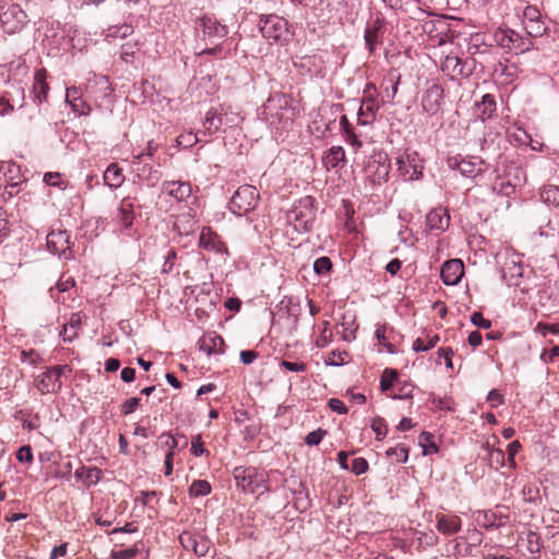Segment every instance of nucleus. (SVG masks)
I'll use <instances>...</instances> for the list:
<instances>
[{"mask_svg": "<svg viewBox=\"0 0 559 559\" xmlns=\"http://www.w3.org/2000/svg\"><path fill=\"white\" fill-rule=\"evenodd\" d=\"M263 115L266 122L276 130H288L294 122L295 108L290 99L282 94L271 95L263 106Z\"/></svg>", "mask_w": 559, "mask_h": 559, "instance_id": "nucleus-1", "label": "nucleus"}, {"mask_svg": "<svg viewBox=\"0 0 559 559\" xmlns=\"http://www.w3.org/2000/svg\"><path fill=\"white\" fill-rule=\"evenodd\" d=\"M233 476L237 488L245 493L263 495L270 491V475L267 471L255 466H236Z\"/></svg>", "mask_w": 559, "mask_h": 559, "instance_id": "nucleus-2", "label": "nucleus"}, {"mask_svg": "<svg viewBox=\"0 0 559 559\" xmlns=\"http://www.w3.org/2000/svg\"><path fill=\"white\" fill-rule=\"evenodd\" d=\"M242 120L239 111L231 105L223 103L218 107L210 108L204 120V128L207 133L213 134L223 128H231Z\"/></svg>", "mask_w": 559, "mask_h": 559, "instance_id": "nucleus-3", "label": "nucleus"}, {"mask_svg": "<svg viewBox=\"0 0 559 559\" xmlns=\"http://www.w3.org/2000/svg\"><path fill=\"white\" fill-rule=\"evenodd\" d=\"M317 218L316 199L306 195L298 200L294 209L288 214L289 222L299 233L310 231Z\"/></svg>", "mask_w": 559, "mask_h": 559, "instance_id": "nucleus-4", "label": "nucleus"}, {"mask_svg": "<svg viewBox=\"0 0 559 559\" xmlns=\"http://www.w3.org/2000/svg\"><path fill=\"white\" fill-rule=\"evenodd\" d=\"M259 31L264 38L274 41H286L292 35L288 21L276 14L261 15Z\"/></svg>", "mask_w": 559, "mask_h": 559, "instance_id": "nucleus-5", "label": "nucleus"}, {"mask_svg": "<svg viewBox=\"0 0 559 559\" xmlns=\"http://www.w3.org/2000/svg\"><path fill=\"white\" fill-rule=\"evenodd\" d=\"M492 36L497 46L515 53H523L533 48V41L528 37H524L507 26L498 27Z\"/></svg>", "mask_w": 559, "mask_h": 559, "instance_id": "nucleus-6", "label": "nucleus"}, {"mask_svg": "<svg viewBox=\"0 0 559 559\" xmlns=\"http://www.w3.org/2000/svg\"><path fill=\"white\" fill-rule=\"evenodd\" d=\"M259 200V192L253 186L245 185L239 187L229 202V210L241 216L254 210Z\"/></svg>", "mask_w": 559, "mask_h": 559, "instance_id": "nucleus-7", "label": "nucleus"}, {"mask_svg": "<svg viewBox=\"0 0 559 559\" xmlns=\"http://www.w3.org/2000/svg\"><path fill=\"white\" fill-rule=\"evenodd\" d=\"M66 370L71 371V368L68 365H57L47 368L46 371L36 378V388L41 394L58 392L62 385L60 378Z\"/></svg>", "mask_w": 559, "mask_h": 559, "instance_id": "nucleus-8", "label": "nucleus"}, {"mask_svg": "<svg viewBox=\"0 0 559 559\" xmlns=\"http://www.w3.org/2000/svg\"><path fill=\"white\" fill-rule=\"evenodd\" d=\"M522 25L530 38H539L546 34L548 27L545 19L536 5L527 4L522 13Z\"/></svg>", "mask_w": 559, "mask_h": 559, "instance_id": "nucleus-9", "label": "nucleus"}, {"mask_svg": "<svg viewBox=\"0 0 559 559\" xmlns=\"http://www.w3.org/2000/svg\"><path fill=\"white\" fill-rule=\"evenodd\" d=\"M292 62L299 75L310 79L322 75L325 69L322 57L317 53L295 55L292 57Z\"/></svg>", "mask_w": 559, "mask_h": 559, "instance_id": "nucleus-10", "label": "nucleus"}, {"mask_svg": "<svg viewBox=\"0 0 559 559\" xmlns=\"http://www.w3.org/2000/svg\"><path fill=\"white\" fill-rule=\"evenodd\" d=\"M385 25V19L379 12L371 15L367 22L364 39L366 48L370 53H374L377 46L382 44V38L386 29Z\"/></svg>", "mask_w": 559, "mask_h": 559, "instance_id": "nucleus-11", "label": "nucleus"}, {"mask_svg": "<svg viewBox=\"0 0 559 559\" xmlns=\"http://www.w3.org/2000/svg\"><path fill=\"white\" fill-rule=\"evenodd\" d=\"M1 27L7 34H16L27 24V14L19 4H11L0 14Z\"/></svg>", "mask_w": 559, "mask_h": 559, "instance_id": "nucleus-12", "label": "nucleus"}, {"mask_svg": "<svg viewBox=\"0 0 559 559\" xmlns=\"http://www.w3.org/2000/svg\"><path fill=\"white\" fill-rule=\"evenodd\" d=\"M197 31L202 33V38L214 43L227 36L228 28L226 25L218 22L213 15H203L195 22Z\"/></svg>", "mask_w": 559, "mask_h": 559, "instance_id": "nucleus-13", "label": "nucleus"}, {"mask_svg": "<svg viewBox=\"0 0 559 559\" xmlns=\"http://www.w3.org/2000/svg\"><path fill=\"white\" fill-rule=\"evenodd\" d=\"M448 166L451 169H456L462 176L467 178H475L484 171V160L480 157L469 156L463 157L461 155L448 158Z\"/></svg>", "mask_w": 559, "mask_h": 559, "instance_id": "nucleus-14", "label": "nucleus"}, {"mask_svg": "<svg viewBox=\"0 0 559 559\" xmlns=\"http://www.w3.org/2000/svg\"><path fill=\"white\" fill-rule=\"evenodd\" d=\"M47 247L50 252L58 254L64 260L73 258L70 246V235L67 230L58 229L50 231L47 235Z\"/></svg>", "mask_w": 559, "mask_h": 559, "instance_id": "nucleus-15", "label": "nucleus"}, {"mask_svg": "<svg viewBox=\"0 0 559 559\" xmlns=\"http://www.w3.org/2000/svg\"><path fill=\"white\" fill-rule=\"evenodd\" d=\"M444 90L438 84H431L421 96V108L429 116L437 115L442 107Z\"/></svg>", "mask_w": 559, "mask_h": 559, "instance_id": "nucleus-16", "label": "nucleus"}, {"mask_svg": "<svg viewBox=\"0 0 559 559\" xmlns=\"http://www.w3.org/2000/svg\"><path fill=\"white\" fill-rule=\"evenodd\" d=\"M86 93L95 99H104L112 92L111 84L107 75L90 73L85 85Z\"/></svg>", "mask_w": 559, "mask_h": 559, "instance_id": "nucleus-17", "label": "nucleus"}, {"mask_svg": "<svg viewBox=\"0 0 559 559\" xmlns=\"http://www.w3.org/2000/svg\"><path fill=\"white\" fill-rule=\"evenodd\" d=\"M464 275V264L460 259L448 260L441 267V280L445 285H456Z\"/></svg>", "mask_w": 559, "mask_h": 559, "instance_id": "nucleus-18", "label": "nucleus"}, {"mask_svg": "<svg viewBox=\"0 0 559 559\" xmlns=\"http://www.w3.org/2000/svg\"><path fill=\"white\" fill-rule=\"evenodd\" d=\"M162 192L178 202H187L192 194V187L188 181H165L162 185Z\"/></svg>", "mask_w": 559, "mask_h": 559, "instance_id": "nucleus-19", "label": "nucleus"}, {"mask_svg": "<svg viewBox=\"0 0 559 559\" xmlns=\"http://www.w3.org/2000/svg\"><path fill=\"white\" fill-rule=\"evenodd\" d=\"M436 528L440 534L454 535L462 528V520L456 514H436Z\"/></svg>", "mask_w": 559, "mask_h": 559, "instance_id": "nucleus-20", "label": "nucleus"}, {"mask_svg": "<svg viewBox=\"0 0 559 559\" xmlns=\"http://www.w3.org/2000/svg\"><path fill=\"white\" fill-rule=\"evenodd\" d=\"M199 245L201 248L216 253H222L227 250L226 245L222 241L221 237L213 231L211 227H203L200 234Z\"/></svg>", "mask_w": 559, "mask_h": 559, "instance_id": "nucleus-21", "label": "nucleus"}, {"mask_svg": "<svg viewBox=\"0 0 559 559\" xmlns=\"http://www.w3.org/2000/svg\"><path fill=\"white\" fill-rule=\"evenodd\" d=\"M465 64L457 56H447L441 64V70L454 80L457 76H468L471 74V70H465Z\"/></svg>", "mask_w": 559, "mask_h": 559, "instance_id": "nucleus-22", "label": "nucleus"}, {"mask_svg": "<svg viewBox=\"0 0 559 559\" xmlns=\"http://www.w3.org/2000/svg\"><path fill=\"white\" fill-rule=\"evenodd\" d=\"M426 221L429 229L444 231L450 225V215L447 209L437 207L427 214Z\"/></svg>", "mask_w": 559, "mask_h": 559, "instance_id": "nucleus-23", "label": "nucleus"}, {"mask_svg": "<svg viewBox=\"0 0 559 559\" xmlns=\"http://www.w3.org/2000/svg\"><path fill=\"white\" fill-rule=\"evenodd\" d=\"M47 70L41 68L35 72L33 92L38 104L47 102L49 85L46 82Z\"/></svg>", "mask_w": 559, "mask_h": 559, "instance_id": "nucleus-24", "label": "nucleus"}, {"mask_svg": "<svg viewBox=\"0 0 559 559\" xmlns=\"http://www.w3.org/2000/svg\"><path fill=\"white\" fill-rule=\"evenodd\" d=\"M134 200L131 197L123 198L118 209V219L124 228H130L135 218Z\"/></svg>", "mask_w": 559, "mask_h": 559, "instance_id": "nucleus-25", "label": "nucleus"}, {"mask_svg": "<svg viewBox=\"0 0 559 559\" xmlns=\"http://www.w3.org/2000/svg\"><path fill=\"white\" fill-rule=\"evenodd\" d=\"M379 109L377 102L370 96L362 100L358 110V123L366 126L371 123L376 118V112Z\"/></svg>", "mask_w": 559, "mask_h": 559, "instance_id": "nucleus-26", "label": "nucleus"}, {"mask_svg": "<svg viewBox=\"0 0 559 559\" xmlns=\"http://www.w3.org/2000/svg\"><path fill=\"white\" fill-rule=\"evenodd\" d=\"M477 116L483 121H486L495 115L497 110L496 99L492 94H485L481 102L476 103Z\"/></svg>", "mask_w": 559, "mask_h": 559, "instance_id": "nucleus-27", "label": "nucleus"}, {"mask_svg": "<svg viewBox=\"0 0 559 559\" xmlns=\"http://www.w3.org/2000/svg\"><path fill=\"white\" fill-rule=\"evenodd\" d=\"M82 325L81 314L79 312L72 313L70 320L63 325L60 336L63 342H72L79 333Z\"/></svg>", "mask_w": 559, "mask_h": 559, "instance_id": "nucleus-28", "label": "nucleus"}, {"mask_svg": "<svg viewBox=\"0 0 559 559\" xmlns=\"http://www.w3.org/2000/svg\"><path fill=\"white\" fill-rule=\"evenodd\" d=\"M104 182L111 189L119 188L123 181L124 176L122 169L116 163H111L104 173Z\"/></svg>", "mask_w": 559, "mask_h": 559, "instance_id": "nucleus-29", "label": "nucleus"}, {"mask_svg": "<svg viewBox=\"0 0 559 559\" xmlns=\"http://www.w3.org/2000/svg\"><path fill=\"white\" fill-rule=\"evenodd\" d=\"M323 163L328 169L337 168L345 164V151L342 146H332L323 156Z\"/></svg>", "mask_w": 559, "mask_h": 559, "instance_id": "nucleus-30", "label": "nucleus"}, {"mask_svg": "<svg viewBox=\"0 0 559 559\" xmlns=\"http://www.w3.org/2000/svg\"><path fill=\"white\" fill-rule=\"evenodd\" d=\"M102 474L103 472L98 467L81 466L75 471V477L82 479L87 488L96 485L100 480Z\"/></svg>", "mask_w": 559, "mask_h": 559, "instance_id": "nucleus-31", "label": "nucleus"}, {"mask_svg": "<svg viewBox=\"0 0 559 559\" xmlns=\"http://www.w3.org/2000/svg\"><path fill=\"white\" fill-rule=\"evenodd\" d=\"M195 221L190 215H180L174 223V229L179 235H190L195 229Z\"/></svg>", "mask_w": 559, "mask_h": 559, "instance_id": "nucleus-32", "label": "nucleus"}, {"mask_svg": "<svg viewBox=\"0 0 559 559\" xmlns=\"http://www.w3.org/2000/svg\"><path fill=\"white\" fill-rule=\"evenodd\" d=\"M419 445L423 448L424 455L438 453L439 448L435 442V436L431 432L423 431L419 435Z\"/></svg>", "mask_w": 559, "mask_h": 559, "instance_id": "nucleus-33", "label": "nucleus"}, {"mask_svg": "<svg viewBox=\"0 0 559 559\" xmlns=\"http://www.w3.org/2000/svg\"><path fill=\"white\" fill-rule=\"evenodd\" d=\"M540 199L549 205H559V187L548 185L540 190Z\"/></svg>", "mask_w": 559, "mask_h": 559, "instance_id": "nucleus-34", "label": "nucleus"}, {"mask_svg": "<svg viewBox=\"0 0 559 559\" xmlns=\"http://www.w3.org/2000/svg\"><path fill=\"white\" fill-rule=\"evenodd\" d=\"M409 449L407 445L401 443L395 447L389 448L385 452L388 457H394L397 463H405L408 460Z\"/></svg>", "mask_w": 559, "mask_h": 559, "instance_id": "nucleus-35", "label": "nucleus"}, {"mask_svg": "<svg viewBox=\"0 0 559 559\" xmlns=\"http://www.w3.org/2000/svg\"><path fill=\"white\" fill-rule=\"evenodd\" d=\"M211 490H212V488L207 480L198 479L191 484V486L189 488V493L192 497H204V496L210 495Z\"/></svg>", "mask_w": 559, "mask_h": 559, "instance_id": "nucleus-36", "label": "nucleus"}, {"mask_svg": "<svg viewBox=\"0 0 559 559\" xmlns=\"http://www.w3.org/2000/svg\"><path fill=\"white\" fill-rule=\"evenodd\" d=\"M439 335L435 334L432 336H428L427 340H423L420 337L416 338L413 343L414 352H427L433 348L439 342Z\"/></svg>", "mask_w": 559, "mask_h": 559, "instance_id": "nucleus-37", "label": "nucleus"}, {"mask_svg": "<svg viewBox=\"0 0 559 559\" xmlns=\"http://www.w3.org/2000/svg\"><path fill=\"white\" fill-rule=\"evenodd\" d=\"M139 47L135 43H126L120 48V58L126 63H133L135 55L139 52Z\"/></svg>", "mask_w": 559, "mask_h": 559, "instance_id": "nucleus-38", "label": "nucleus"}, {"mask_svg": "<svg viewBox=\"0 0 559 559\" xmlns=\"http://www.w3.org/2000/svg\"><path fill=\"white\" fill-rule=\"evenodd\" d=\"M484 448L489 452V464L496 469L504 465V452L500 449H490L489 444H484Z\"/></svg>", "mask_w": 559, "mask_h": 559, "instance_id": "nucleus-39", "label": "nucleus"}, {"mask_svg": "<svg viewBox=\"0 0 559 559\" xmlns=\"http://www.w3.org/2000/svg\"><path fill=\"white\" fill-rule=\"evenodd\" d=\"M397 376H399V373L396 370L385 369L380 379L381 391H383V392L389 391L393 386V383L397 379Z\"/></svg>", "mask_w": 559, "mask_h": 559, "instance_id": "nucleus-40", "label": "nucleus"}, {"mask_svg": "<svg viewBox=\"0 0 559 559\" xmlns=\"http://www.w3.org/2000/svg\"><path fill=\"white\" fill-rule=\"evenodd\" d=\"M370 427L374 431L377 440H382L385 438L388 433V426L382 417H373Z\"/></svg>", "mask_w": 559, "mask_h": 559, "instance_id": "nucleus-41", "label": "nucleus"}, {"mask_svg": "<svg viewBox=\"0 0 559 559\" xmlns=\"http://www.w3.org/2000/svg\"><path fill=\"white\" fill-rule=\"evenodd\" d=\"M44 182L51 187H58L60 189H66L68 182L63 179V175L60 173H46L44 175Z\"/></svg>", "mask_w": 559, "mask_h": 559, "instance_id": "nucleus-42", "label": "nucleus"}, {"mask_svg": "<svg viewBox=\"0 0 559 559\" xmlns=\"http://www.w3.org/2000/svg\"><path fill=\"white\" fill-rule=\"evenodd\" d=\"M199 141L193 132L182 133L176 139V146L179 148L192 147Z\"/></svg>", "mask_w": 559, "mask_h": 559, "instance_id": "nucleus-43", "label": "nucleus"}, {"mask_svg": "<svg viewBox=\"0 0 559 559\" xmlns=\"http://www.w3.org/2000/svg\"><path fill=\"white\" fill-rule=\"evenodd\" d=\"M332 270V261L328 257H320L313 263V271L318 275L328 274Z\"/></svg>", "mask_w": 559, "mask_h": 559, "instance_id": "nucleus-44", "label": "nucleus"}, {"mask_svg": "<svg viewBox=\"0 0 559 559\" xmlns=\"http://www.w3.org/2000/svg\"><path fill=\"white\" fill-rule=\"evenodd\" d=\"M140 549L138 544H134L132 547L121 550L111 551V559H133L139 554Z\"/></svg>", "mask_w": 559, "mask_h": 559, "instance_id": "nucleus-45", "label": "nucleus"}, {"mask_svg": "<svg viewBox=\"0 0 559 559\" xmlns=\"http://www.w3.org/2000/svg\"><path fill=\"white\" fill-rule=\"evenodd\" d=\"M133 33V28L129 24L114 26L108 29V37L126 38Z\"/></svg>", "mask_w": 559, "mask_h": 559, "instance_id": "nucleus-46", "label": "nucleus"}, {"mask_svg": "<svg viewBox=\"0 0 559 559\" xmlns=\"http://www.w3.org/2000/svg\"><path fill=\"white\" fill-rule=\"evenodd\" d=\"M198 539V535L192 534L191 532L185 531L179 535V542L181 546L186 550H194L195 542Z\"/></svg>", "mask_w": 559, "mask_h": 559, "instance_id": "nucleus-47", "label": "nucleus"}, {"mask_svg": "<svg viewBox=\"0 0 559 559\" xmlns=\"http://www.w3.org/2000/svg\"><path fill=\"white\" fill-rule=\"evenodd\" d=\"M211 548V540L206 538L205 536L198 535V539L195 542V547L193 552L199 556L203 557L205 556Z\"/></svg>", "mask_w": 559, "mask_h": 559, "instance_id": "nucleus-48", "label": "nucleus"}, {"mask_svg": "<svg viewBox=\"0 0 559 559\" xmlns=\"http://www.w3.org/2000/svg\"><path fill=\"white\" fill-rule=\"evenodd\" d=\"M210 342L212 343V345H210L206 340H203L200 345V349L205 352L207 355H211L213 353H218V349H216V346L224 344V340L221 336L211 337Z\"/></svg>", "mask_w": 559, "mask_h": 559, "instance_id": "nucleus-49", "label": "nucleus"}, {"mask_svg": "<svg viewBox=\"0 0 559 559\" xmlns=\"http://www.w3.org/2000/svg\"><path fill=\"white\" fill-rule=\"evenodd\" d=\"M191 453L195 456L209 455V450L204 447L200 435L192 437L191 440Z\"/></svg>", "mask_w": 559, "mask_h": 559, "instance_id": "nucleus-50", "label": "nucleus"}, {"mask_svg": "<svg viewBox=\"0 0 559 559\" xmlns=\"http://www.w3.org/2000/svg\"><path fill=\"white\" fill-rule=\"evenodd\" d=\"M325 435L326 430L318 428L317 430L311 431L306 436L305 442L310 447L318 445Z\"/></svg>", "mask_w": 559, "mask_h": 559, "instance_id": "nucleus-51", "label": "nucleus"}, {"mask_svg": "<svg viewBox=\"0 0 559 559\" xmlns=\"http://www.w3.org/2000/svg\"><path fill=\"white\" fill-rule=\"evenodd\" d=\"M535 330L544 336L547 333L559 335V323L538 322Z\"/></svg>", "mask_w": 559, "mask_h": 559, "instance_id": "nucleus-52", "label": "nucleus"}, {"mask_svg": "<svg viewBox=\"0 0 559 559\" xmlns=\"http://www.w3.org/2000/svg\"><path fill=\"white\" fill-rule=\"evenodd\" d=\"M369 468V464L366 459L364 457H356L352 462L350 471L355 475H361L366 473Z\"/></svg>", "mask_w": 559, "mask_h": 559, "instance_id": "nucleus-53", "label": "nucleus"}, {"mask_svg": "<svg viewBox=\"0 0 559 559\" xmlns=\"http://www.w3.org/2000/svg\"><path fill=\"white\" fill-rule=\"evenodd\" d=\"M140 401L141 400L139 397H130L126 400L120 407L121 414L124 416L132 414L139 407Z\"/></svg>", "mask_w": 559, "mask_h": 559, "instance_id": "nucleus-54", "label": "nucleus"}, {"mask_svg": "<svg viewBox=\"0 0 559 559\" xmlns=\"http://www.w3.org/2000/svg\"><path fill=\"white\" fill-rule=\"evenodd\" d=\"M281 367L285 368L288 371L292 372H305L307 371V364L302 361H288V360H282Z\"/></svg>", "mask_w": 559, "mask_h": 559, "instance_id": "nucleus-55", "label": "nucleus"}, {"mask_svg": "<svg viewBox=\"0 0 559 559\" xmlns=\"http://www.w3.org/2000/svg\"><path fill=\"white\" fill-rule=\"evenodd\" d=\"M176 260H177V252L175 249H170L165 257V262L163 264L162 272L164 274L170 273L174 269Z\"/></svg>", "mask_w": 559, "mask_h": 559, "instance_id": "nucleus-56", "label": "nucleus"}, {"mask_svg": "<svg viewBox=\"0 0 559 559\" xmlns=\"http://www.w3.org/2000/svg\"><path fill=\"white\" fill-rule=\"evenodd\" d=\"M72 110L80 116H86L91 112V106L81 97L74 99V103L70 105Z\"/></svg>", "mask_w": 559, "mask_h": 559, "instance_id": "nucleus-57", "label": "nucleus"}, {"mask_svg": "<svg viewBox=\"0 0 559 559\" xmlns=\"http://www.w3.org/2000/svg\"><path fill=\"white\" fill-rule=\"evenodd\" d=\"M33 452L29 445L21 447L16 452V460L20 463H32L33 462Z\"/></svg>", "mask_w": 559, "mask_h": 559, "instance_id": "nucleus-58", "label": "nucleus"}, {"mask_svg": "<svg viewBox=\"0 0 559 559\" xmlns=\"http://www.w3.org/2000/svg\"><path fill=\"white\" fill-rule=\"evenodd\" d=\"M471 322L478 328H481L484 330H488L491 328V321L488 319H485L480 312H474L471 317Z\"/></svg>", "mask_w": 559, "mask_h": 559, "instance_id": "nucleus-59", "label": "nucleus"}, {"mask_svg": "<svg viewBox=\"0 0 559 559\" xmlns=\"http://www.w3.org/2000/svg\"><path fill=\"white\" fill-rule=\"evenodd\" d=\"M396 165H397V170L400 171V174L402 176L406 177L409 174L411 162H409L408 155L397 157Z\"/></svg>", "mask_w": 559, "mask_h": 559, "instance_id": "nucleus-60", "label": "nucleus"}, {"mask_svg": "<svg viewBox=\"0 0 559 559\" xmlns=\"http://www.w3.org/2000/svg\"><path fill=\"white\" fill-rule=\"evenodd\" d=\"M487 401L492 407H498L504 403V397L498 390L492 389L487 395Z\"/></svg>", "mask_w": 559, "mask_h": 559, "instance_id": "nucleus-61", "label": "nucleus"}, {"mask_svg": "<svg viewBox=\"0 0 559 559\" xmlns=\"http://www.w3.org/2000/svg\"><path fill=\"white\" fill-rule=\"evenodd\" d=\"M10 233L9 221L7 218V213L0 207V241L7 237Z\"/></svg>", "mask_w": 559, "mask_h": 559, "instance_id": "nucleus-62", "label": "nucleus"}, {"mask_svg": "<svg viewBox=\"0 0 559 559\" xmlns=\"http://www.w3.org/2000/svg\"><path fill=\"white\" fill-rule=\"evenodd\" d=\"M438 356H439V358H443L444 364L448 368H453V364H452L453 350L451 347H440L438 349Z\"/></svg>", "mask_w": 559, "mask_h": 559, "instance_id": "nucleus-63", "label": "nucleus"}, {"mask_svg": "<svg viewBox=\"0 0 559 559\" xmlns=\"http://www.w3.org/2000/svg\"><path fill=\"white\" fill-rule=\"evenodd\" d=\"M329 407L340 415L346 414L348 412L344 402L338 399H331L329 401Z\"/></svg>", "mask_w": 559, "mask_h": 559, "instance_id": "nucleus-64", "label": "nucleus"}]
</instances>
